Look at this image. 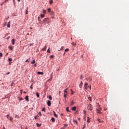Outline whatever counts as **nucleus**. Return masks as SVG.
I'll return each instance as SVG.
<instances>
[{
  "instance_id": "f257e3e1",
  "label": "nucleus",
  "mask_w": 129,
  "mask_h": 129,
  "mask_svg": "<svg viewBox=\"0 0 129 129\" xmlns=\"http://www.w3.org/2000/svg\"><path fill=\"white\" fill-rule=\"evenodd\" d=\"M43 22L44 23V25H46V24H49V23L51 22V19L48 18H45L43 20Z\"/></svg>"
},
{
  "instance_id": "f03ea898",
  "label": "nucleus",
  "mask_w": 129,
  "mask_h": 129,
  "mask_svg": "<svg viewBox=\"0 0 129 129\" xmlns=\"http://www.w3.org/2000/svg\"><path fill=\"white\" fill-rule=\"evenodd\" d=\"M87 109H88L89 110H92V109H93V107H92V105H88V106H87Z\"/></svg>"
},
{
  "instance_id": "7ed1b4c3",
  "label": "nucleus",
  "mask_w": 129,
  "mask_h": 129,
  "mask_svg": "<svg viewBox=\"0 0 129 129\" xmlns=\"http://www.w3.org/2000/svg\"><path fill=\"white\" fill-rule=\"evenodd\" d=\"M67 90H68V88H67L64 90L63 96L65 98V99H66V95H67Z\"/></svg>"
},
{
  "instance_id": "20e7f679",
  "label": "nucleus",
  "mask_w": 129,
  "mask_h": 129,
  "mask_svg": "<svg viewBox=\"0 0 129 129\" xmlns=\"http://www.w3.org/2000/svg\"><path fill=\"white\" fill-rule=\"evenodd\" d=\"M37 74L39 75H44V73L41 72H38Z\"/></svg>"
},
{
  "instance_id": "39448f33",
  "label": "nucleus",
  "mask_w": 129,
  "mask_h": 129,
  "mask_svg": "<svg viewBox=\"0 0 129 129\" xmlns=\"http://www.w3.org/2000/svg\"><path fill=\"white\" fill-rule=\"evenodd\" d=\"M7 27H8V28H11V22L10 21H9L8 22V24L7 25Z\"/></svg>"
},
{
  "instance_id": "423d86ee",
  "label": "nucleus",
  "mask_w": 129,
  "mask_h": 129,
  "mask_svg": "<svg viewBox=\"0 0 129 129\" xmlns=\"http://www.w3.org/2000/svg\"><path fill=\"white\" fill-rule=\"evenodd\" d=\"M46 49H47V45H45L44 46V48H42L41 50H42V51H46Z\"/></svg>"
},
{
  "instance_id": "0eeeda50",
  "label": "nucleus",
  "mask_w": 129,
  "mask_h": 129,
  "mask_svg": "<svg viewBox=\"0 0 129 129\" xmlns=\"http://www.w3.org/2000/svg\"><path fill=\"white\" fill-rule=\"evenodd\" d=\"M47 105L48 106H51V101H47Z\"/></svg>"
},
{
  "instance_id": "6e6552de",
  "label": "nucleus",
  "mask_w": 129,
  "mask_h": 129,
  "mask_svg": "<svg viewBox=\"0 0 129 129\" xmlns=\"http://www.w3.org/2000/svg\"><path fill=\"white\" fill-rule=\"evenodd\" d=\"M72 110H74V111H75V110H76V106L73 107L72 108Z\"/></svg>"
},
{
  "instance_id": "1a4fd4ad",
  "label": "nucleus",
  "mask_w": 129,
  "mask_h": 129,
  "mask_svg": "<svg viewBox=\"0 0 129 129\" xmlns=\"http://www.w3.org/2000/svg\"><path fill=\"white\" fill-rule=\"evenodd\" d=\"M87 122L89 123L90 122L91 120H90V117H87Z\"/></svg>"
},
{
  "instance_id": "9d476101",
  "label": "nucleus",
  "mask_w": 129,
  "mask_h": 129,
  "mask_svg": "<svg viewBox=\"0 0 129 129\" xmlns=\"http://www.w3.org/2000/svg\"><path fill=\"white\" fill-rule=\"evenodd\" d=\"M25 99L27 101H29V96H26L25 97Z\"/></svg>"
},
{
  "instance_id": "9b49d317",
  "label": "nucleus",
  "mask_w": 129,
  "mask_h": 129,
  "mask_svg": "<svg viewBox=\"0 0 129 129\" xmlns=\"http://www.w3.org/2000/svg\"><path fill=\"white\" fill-rule=\"evenodd\" d=\"M53 113L54 114V115L55 117H58V116H57V114H56V112H55V111H53Z\"/></svg>"
},
{
  "instance_id": "f8f14e48",
  "label": "nucleus",
  "mask_w": 129,
  "mask_h": 129,
  "mask_svg": "<svg viewBox=\"0 0 129 129\" xmlns=\"http://www.w3.org/2000/svg\"><path fill=\"white\" fill-rule=\"evenodd\" d=\"M36 96H37V97L38 98H39V97H40V95L39 94V93L36 92Z\"/></svg>"
},
{
  "instance_id": "ddd939ff",
  "label": "nucleus",
  "mask_w": 129,
  "mask_h": 129,
  "mask_svg": "<svg viewBox=\"0 0 129 129\" xmlns=\"http://www.w3.org/2000/svg\"><path fill=\"white\" fill-rule=\"evenodd\" d=\"M12 45H15V39L12 40Z\"/></svg>"
},
{
  "instance_id": "4468645a",
  "label": "nucleus",
  "mask_w": 129,
  "mask_h": 129,
  "mask_svg": "<svg viewBox=\"0 0 129 129\" xmlns=\"http://www.w3.org/2000/svg\"><path fill=\"white\" fill-rule=\"evenodd\" d=\"M51 119L52 122H55V118L52 117Z\"/></svg>"
},
{
  "instance_id": "2eb2a0df",
  "label": "nucleus",
  "mask_w": 129,
  "mask_h": 129,
  "mask_svg": "<svg viewBox=\"0 0 129 129\" xmlns=\"http://www.w3.org/2000/svg\"><path fill=\"white\" fill-rule=\"evenodd\" d=\"M35 63H36V60L35 59H33L31 62V64H35Z\"/></svg>"
},
{
  "instance_id": "dca6fc26",
  "label": "nucleus",
  "mask_w": 129,
  "mask_h": 129,
  "mask_svg": "<svg viewBox=\"0 0 129 129\" xmlns=\"http://www.w3.org/2000/svg\"><path fill=\"white\" fill-rule=\"evenodd\" d=\"M67 111H68L69 112H70V110H69V107H67L66 108Z\"/></svg>"
},
{
  "instance_id": "f3484780",
  "label": "nucleus",
  "mask_w": 129,
  "mask_h": 129,
  "mask_svg": "<svg viewBox=\"0 0 129 129\" xmlns=\"http://www.w3.org/2000/svg\"><path fill=\"white\" fill-rule=\"evenodd\" d=\"M53 79V74H51L50 75V80H52Z\"/></svg>"
},
{
  "instance_id": "a211bd4d",
  "label": "nucleus",
  "mask_w": 129,
  "mask_h": 129,
  "mask_svg": "<svg viewBox=\"0 0 129 129\" xmlns=\"http://www.w3.org/2000/svg\"><path fill=\"white\" fill-rule=\"evenodd\" d=\"M25 14H26V15H28V14H29V11H28V8H27Z\"/></svg>"
},
{
  "instance_id": "6ab92c4d",
  "label": "nucleus",
  "mask_w": 129,
  "mask_h": 129,
  "mask_svg": "<svg viewBox=\"0 0 129 129\" xmlns=\"http://www.w3.org/2000/svg\"><path fill=\"white\" fill-rule=\"evenodd\" d=\"M73 104H74V102L73 101H72L71 102V106H72V105H73Z\"/></svg>"
},
{
  "instance_id": "aec40b11",
  "label": "nucleus",
  "mask_w": 129,
  "mask_h": 129,
  "mask_svg": "<svg viewBox=\"0 0 129 129\" xmlns=\"http://www.w3.org/2000/svg\"><path fill=\"white\" fill-rule=\"evenodd\" d=\"M36 125H37V126H38V127H40V126H41V124H39L38 123H36Z\"/></svg>"
},
{
  "instance_id": "412c9836",
  "label": "nucleus",
  "mask_w": 129,
  "mask_h": 129,
  "mask_svg": "<svg viewBox=\"0 0 129 129\" xmlns=\"http://www.w3.org/2000/svg\"><path fill=\"white\" fill-rule=\"evenodd\" d=\"M41 111H44V112L46 111V108H44L41 110Z\"/></svg>"
},
{
  "instance_id": "4be33fe9",
  "label": "nucleus",
  "mask_w": 129,
  "mask_h": 129,
  "mask_svg": "<svg viewBox=\"0 0 129 129\" xmlns=\"http://www.w3.org/2000/svg\"><path fill=\"white\" fill-rule=\"evenodd\" d=\"M9 49H10V50H13V46H9Z\"/></svg>"
},
{
  "instance_id": "5701e85b",
  "label": "nucleus",
  "mask_w": 129,
  "mask_h": 129,
  "mask_svg": "<svg viewBox=\"0 0 129 129\" xmlns=\"http://www.w3.org/2000/svg\"><path fill=\"white\" fill-rule=\"evenodd\" d=\"M98 121H99V122H103V120L101 121L100 119H98Z\"/></svg>"
},
{
  "instance_id": "b1692460",
  "label": "nucleus",
  "mask_w": 129,
  "mask_h": 129,
  "mask_svg": "<svg viewBox=\"0 0 129 129\" xmlns=\"http://www.w3.org/2000/svg\"><path fill=\"white\" fill-rule=\"evenodd\" d=\"M8 61L9 62H11V61H13V59H12L11 58H9Z\"/></svg>"
},
{
  "instance_id": "393cba45",
  "label": "nucleus",
  "mask_w": 129,
  "mask_h": 129,
  "mask_svg": "<svg viewBox=\"0 0 129 129\" xmlns=\"http://www.w3.org/2000/svg\"><path fill=\"white\" fill-rule=\"evenodd\" d=\"M31 60V59H30V58H28V59H27L26 61H25V62H30V60Z\"/></svg>"
},
{
  "instance_id": "a878e982",
  "label": "nucleus",
  "mask_w": 129,
  "mask_h": 129,
  "mask_svg": "<svg viewBox=\"0 0 129 129\" xmlns=\"http://www.w3.org/2000/svg\"><path fill=\"white\" fill-rule=\"evenodd\" d=\"M34 85H33V84H31V86H30V89H33V87Z\"/></svg>"
},
{
  "instance_id": "bb28decb",
  "label": "nucleus",
  "mask_w": 129,
  "mask_h": 129,
  "mask_svg": "<svg viewBox=\"0 0 129 129\" xmlns=\"http://www.w3.org/2000/svg\"><path fill=\"white\" fill-rule=\"evenodd\" d=\"M47 53H51V50H50V48L48 49Z\"/></svg>"
},
{
  "instance_id": "cd10ccee",
  "label": "nucleus",
  "mask_w": 129,
  "mask_h": 129,
  "mask_svg": "<svg viewBox=\"0 0 129 129\" xmlns=\"http://www.w3.org/2000/svg\"><path fill=\"white\" fill-rule=\"evenodd\" d=\"M88 99H89V100H90V101H92V99H91V97H88Z\"/></svg>"
},
{
  "instance_id": "c85d7f7f",
  "label": "nucleus",
  "mask_w": 129,
  "mask_h": 129,
  "mask_svg": "<svg viewBox=\"0 0 129 129\" xmlns=\"http://www.w3.org/2000/svg\"><path fill=\"white\" fill-rule=\"evenodd\" d=\"M52 3H53V0L49 1V3L50 4V5H52Z\"/></svg>"
},
{
  "instance_id": "c756f323",
  "label": "nucleus",
  "mask_w": 129,
  "mask_h": 129,
  "mask_svg": "<svg viewBox=\"0 0 129 129\" xmlns=\"http://www.w3.org/2000/svg\"><path fill=\"white\" fill-rule=\"evenodd\" d=\"M19 115H17V114L15 115V118H19Z\"/></svg>"
},
{
  "instance_id": "7c9ffc66",
  "label": "nucleus",
  "mask_w": 129,
  "mask_h": 129,
  "mask_svg": "<svg viewBox=\"0 0 129 129\" xmlns=\"http://www.w3.org/2000/svg\"><path fill=\"white\" fill-rule=\"evenodd\" d=\"M49 99L50 100H52V96H49Z\"/></svg>"
},
{
  "instance_id": "2f4dec72",
  "label": "nucleus",
  "mask_w": 129,
  "mask_h": 129,
  "mask_svg": "<svg viewBox=\"0 0 129 129\" xmlns=\"http://www.w3.org/2000/svg\"><path fill=\"white\" fill-rule=\"evenodd\" d=\"M38 114L40 115V116H42V113L41 112H39Z\"/></svg>"
},
{
  "instance_id": "473e14b6",
  "label": "nucleus",
  "mask_w": 129,
  "mask_h": 129,
  "mask_svg": "<svg viewBox=\"0 0 129 129\" xmlns=\"http://www.w3.org/2000/svg\"><path fill=\"white\" fill-rule=\"evenodd\" d=\"M82 86H83V85H81V84H80L79 85L80 88H82Z\"/></svg>"
},
{
  "instance_id": "72a5a7b5",
  "label": "nucleus",
  "mask_w": 129,
  "mask_h": 129,
  "mask_svg": "<svg viewBox=\"0 0 129 129\" xmlns=\"http://www.w3.org/2000/svg\"><path fill=\"white\" fill-rule=\"evenodd\" d=\"M65 52H68V51H69V48H67L65 49Z\"/></svg>"
},
{
  "instance_id": "f704fd0d",
  "label": "nucleus",
  "mask_w": 129,
  "mask_h": 129,
  "mask_svg": "<svg viewBox=\"0 0 129 129\" xmlns=\"http://www.w3.org/2000/svg\"><path fill=\"white\" fill-rule=\"evenodd\" d=\"M41 18H44L45 17V15H43V14H41Z\"/></svg>"
},
{
  "instance_id": "c9c22d12",
  "label": "nucleus",
  "mask_w": 129,
  "mask_h": 129,
  "mask_svg": "<svg viewBox=\"0 0 129 129\" xmlns=\"http://www.w3.org/2000/svg\"><path fill=\"white\" fill-rule=\"evenodd\" d=\"M9 115H7V118H8V119H10V116H9Z\"/></svg>"
},
{
  "instance_id": "e433bc0d",
  "label": "nucleus",
  "mask_w": 129,
  "mask_h": 129,
  "mask_svg": "<svg viewBox=\"0 0 129 129\" xmlns=\"http://www.w3.org/2000/svg\"><path fill=\"white\" fill-rule=\"evenodd\" d=\"M68 125V124H64V126H63L61 129H64L65 128V126H67Z\"/></svg>"
},
{
  "instance_id": "4c0bfd02",
  "label": "nucleus",
  "mask_w": 129,
  "mask_h": 129,
  "mask_svg": "<svg viewBox=\"0 0 129 129\" xmlns=\"http://www.w3.org/2000/svg\"><path fill=\"white\" fill-rule=\"evenodd\" d=\"M87 85H88V83H85L84 86H87Z\"/></svg>"
},
{
  "instance_id": "58836bf2",
  "label": "nucleus",
  "mask_w": 129,
  "mask_h": 129,
  "mask_svg": "<svg viewBox=\"0 0 129 129\" xmlns=\"http://www.w3.org/2000/svg\"><path fill=\"white\" fill-rule=\"evenodd\" d=\"M43 14H46V10H43Z\"/></svg>"
},
{
  "instance_id": "ea45409f",
  "label": "nucleus",
  "mask_w": 129,
  "mask_h": 129,
  "mask_svg": "<svg viewBox=\"0 0 129 129\" xmlns=\"http://www.w3.org/2000/svg\"><path fill=\"white\" fill-rule=\"evenodd\" d=\"M48 12L50 13V12H51V9L50 8L48 9Z\"/></svg>"
},
{
  "instance_id": "a19ab883",
  "label": "nucleus",
  "mask_w": 129,
  "mask_h": 129,
  "mask_svg": "<svg viewBox=\"0 0 129 129\" xmlns=\"http://www.w3.org/2000/svg\"><path fill=\"white\" fill-rule=\"evenodd\" d=\"M74 122H76V124H78V123L77 122V120H75Z\"/></svg>"
},
{
  "instance_id": "79ce46f5",
  "label": "nucleus",
  "mask_w": 129,
  "mask_h": 129,
  "mask_svg": "<svg viewBox=\"0 0 129 129\" xmlns=\"http://www.w3.org/2000/svg\"><path fill=\"white\" fill-rule=\"evenodd\" d=\"M85 127H86V124H84V127H83L82 128L84 129V128H85Z\"/></svg>"
},
{
  "instance_id": "37998d69",
  "label": "nucleus",
  "mask_w": 129,
  "mask_h": 129,
  "mask_svg": "<svg viewBox=\"0 0 129 129\" xmlns=\"http://www.w3.org/2000/svg\"><path fill=\"white\" fill-rule=\"evenodd\" d=\"M64 49V46H62L61 48L60 49V50H63Z\"/></svg>"
},
{
  "instance_id": "c03bdc74",
  "label": "nucleus",
  "mask_w": 129,
  "mask_h": 129,
  "mask_svg": "<svg viewBox=\"0 0 129 129\" xmlns=\"http://www.w3.org/2000/svg\"><path fill=\"white\" fill-rule=\"evenodd\" d=\"M50 58H54V55H51L50 56Z\"/></svg>"
},
{
  "instance_id": "a18cd8bd",
  "label": "nucleus",
  "mask_w": 129,
  "mask_h": 129,
  "mask_svg": "<svg viewBox=\"0 0 129 129\" xmlns=\"http://www.w3.org/2000/svg\"><path fill=\"white\" fill-rule=\"evenodd\" d=\"M38 21H39V22H40V21H41V19H40L39 17H38Z\"/></svg>"
},
{
  "instance_id": "49530a36",
  "label": "nucleus",
  "mask_w": 129,
  "mask_h": 129,
  "mask_svg": "<svg viewBox=\"0 0 129 129\" xmlns=\"http://www.w3.org/2000/svg\"><path fill=\"white\" fill-rule=\"evenodd\" d=\"M9 119H10V120H13V118L12 117H9Z\"/></svg>"
},
{
  "instance_id": "de8ad7c7",
  "label": "nucleus",
  "mask_w": 129,
  "mask_h": 129,
  "mask_svg": "<svg viewBox=\"0 0 129 129\" xmlns=\"http://www.w3.org/2000/svg\"><path fill=\"white\" fill-rule=\"evenodd\" d=\"M84 87L85 88V89H86V90H87V86H84Z\"/></svg>"
},
{
  "instance_id": "09e8293b",
  "label": "nucleus",
  "mask_w": 129,
  "mask_h": 129,
  "mask_svg": "<svg viewBox=\"0 0 129 129\" xmlns=\"http://www.w3.org/2000/svg\"><path fill=\"white\" fill-rule=\"evenodd\" d=\"M0 57H3V53L2 52L0 53Z\"/></svg>"
},
{
  "instance_id": "8fccbe9b",
  "label": "nucleus",
  "mask_w": 129,
  "mask_h": 129,
  "mask_svg": "<svg viewBox=\"0 0 129 129\" xmlns=\"http://www.w3.org/2000/svg\"><path fill=\"white\" fill-rule=\"evenodd\" d=\"M97 113H100V110H97Z\"/></svg>"
},
{
  "instance_id": "3c124183",
  "label": "nucleus",
  "mask_w": 129,
  "mask_h": 129,
  "mask_svg": "<svg viewBox=\"0 0 129 129\" xmlns=\"http://www.w3.org/2000/svg\"><path fill=\"white\" fill-rule=\"evenodd\" d=\"M19 100H20V101H21V100H24V99H23V98H20Z\"/></svg>"
},
{
  "instance_id": "603ef678",
  "label": "nucleus",
  "mask_w": 129,
  "mask_h": 129,
  "mask_svg": "<svg viewBox=\"0 0 129 129\" xmlns=\"http://www.w3.org/2000/svg\"><path fill=\"white\" fill-rule=\"evenodd\" d=\"M33 45H34V43H30L29 44V46H33Z\"/></svg>"
},
{
  "instance_id": "864d4df0",
  "label": "nucleus",
  "mask_w": 129,
  "mask_h": 129,
  "mask_svg": "<svg viewBox=\"0 0 129 129\" xmlns=\"http://www.w3.org/2000/svg\"><path fill=\"white\" fill-rule=\"evenodd\" d=\"M80 84H81L82 85H83V83L82 82V81H81V83Z\"/></svg>"
},
{
  "instance_id": "5fc2aeb1",
  "label": "nucleus",
  "mask_w": 129,
  "mask_h": 129,
  "mask_svg": "<svg viewBox=\"0 0 129 129\" xmlns=\"http://www.w3.org/2000/svg\"><path fill=\"white\" fill-rule=\"evenodd\" d=\"M82 76H83L82 75H81V78H80L81 80H82Z\"/></svg>"
},
{
  "instance_id": "6e6d98bb",
  "label": "nucleus",
  "mask_w": 129,
  "mask_h": 129,
  "mask_svg": "<svg viewBox=\"0 0 129 129\" xmlns=\"http://www.w3.org/2000/svg\"><path fill=\"white\" fill-rule=\"evenodd\" d=\"M34 67H36L37 66V64H34Z\"/></svg>"
},
{
  "instance_id": "4d7b16f0",
  "label": "nucleus",
  "mask_w": 129,
  "mask_h": 129,
  "mask_svg": "<svg viewBox=\"0 0 129 129\" xmlns=\"http://www.w3.org/2000/svg\"><path fill=\"white\" fill-rule=\"evenodd\" d=\"M89 88H90V90H91V86H90Z\"/></svg>"
},
{
  "instance_id": "13d9d810",
  "label": "nucleus",
  "mask_w": 129,
  "mask_h": 129,
  "mask_svg": "<svg viewBox=\"0 0 129 129\" xmlns=\"http://www.w3.org/2000/svg\"><path fill=\"white\" fill-rule=\"evenodd\" d=\"M72 45H73L74 46H75V44H74V43H72Z\"/></svg>"
},
{
  "instance_id": "bf43d9fd",
  "label": "nucleus",
  "mask_w": 129,
  "mask_h": 129,
  "mask_svg": "<svg viewBox=\"0 0 129 129\" xmlns=\"http://www.w3.org/2000/svg\"><path fill=\"white\" fill-rule=\"evenodd\" d=\"M8 74H10V72H8V73L7 74V75H8Z\"/></svg>"
},
{
  "instance_id": "052dcab7",
  "label": "nucleus",
  "mask_w": 129,
  "mask_h": 129,
  "mask_svg": "<svg viewBox=\"0 0 129 129\" xmlns=\"http://www.w3.org/2000/svg\"><path fill=\"white\" fill-rule=\"evenodd\" d=\"M65 54H66V52H64V53H63V56H65Z\"/></svg>"
},
{
  "instance_id": "680f3d73",
  "label": "nucleus",
  "mask_w": 129,
  "mask_h": 129,
  "mask_svg": "<svg viewBox=\"0 0 129 129\" xmlns=\"http://www.w3.org/2000/svg\"><path fill=\"white\" fill-rule=\"evenodd\" d=\"M7 39H10V36H9L8 37H7Z\"/></svg>"
},
{
  "instance_id": "e2e57ef3",
  "label": "nucleus",
  "mask_w": 129,
  "mask_h": 129,
  "mask_svg": "<svg viewBox=\"0 0 129 129\" xmlns=\"http://www.w3.org/2000/svg\"><path fill=\"white\" fill-rule=\"evenodd\" d=\"M24 93L26 94V93H27V92H24Z\"/></svg>"
},
{
  "instance_id": "0e129e2a",
  "label": "nucleus",
  "mask_w": 129,
  "mask_h": 129,
  "mask_svg": "<svg viewBox=\"0 0 129 129\" xmlns=\"http://www.w3.org/2000/svg\"><path fill=\"white\" fill-rule=\"evenodd\" d=\"M18 1H19V2H21V0H17Z\"/></svg>"
},
{
  "instance_id": "69168bd1",
  "label": "nucleus",
  "mask_w": 129,
  "mask_h": 129,
  "mask_svg": "<svg viewBox=\"0 0 129 129\" xmlns=\"http://www.w3.org/2000/svg\"><path fill=\"white\" fill-rule=\"evenodd\" d=\"M84 111L85 113L86 112V111L85 110H84Z\"/></svg>"
},
{
  "instance_id": "338daca9",
  "label": "nucleus",
  "mask_w": 129,
  "mask_h": 129,
  "mask_svg": "<svg viewBox=\"0 0 129 129\" xmlns=\"http://www.w3.org/2000/svg\"><path fill=\"white\" fill-rule=\"evenodd\" d=\"M78 120H80V118H78Z\"/></svg>"
},
{
  "instance_id": "774afa93",
  "label": "nucleus",
  "mask_w": 129,
  "mask_h": 129,
  "mask_svg": "<svg viewBox=\"0 0 129 129\" xmlns=\"http://www.w3.org/2000/svg\"><path fill=\"white\" fill-rule=\"evenodd\" d=\"M9 18H10V17H7V19H9Z\"/></svg>"
}]
</instances>
